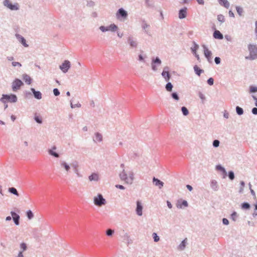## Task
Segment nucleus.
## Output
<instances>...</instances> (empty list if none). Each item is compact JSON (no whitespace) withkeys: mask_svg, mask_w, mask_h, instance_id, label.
<instances>
[{"mask_svg":"<svg viewBox=\"0 0 257 257\" xmlns=\"http://www.w3.org/2000/svg\"><path fill=\"white\" fill-rule=\"evenodd\" d=\"M18 101V97L15 94H3L0 98V101L6 104L7 102L16 103Z\"/></svg>","mask_w":257,"mask_h":257,"instance_id":"obj_1","label":"nucleus"},{"mask_svg":"<svg viewBox=\"0 0 257 257\" xmlns=\"http://www.w3.org/2000/svg\"><path fill=\"white\" fill-rule=\"evenodd\" d=\"M248 48L249 51V55L246 56L245 59L251 60L257 59V46L249 44L248 46Z\"/></svg>","mask_w":257,"mask_h":257,"instance_id":"obj_2","label":"nucleus"},{"mask_svg":"<svg viewBox=\"0 0 257 257\" xmlns=\"http://www.w3.org/2000/svg\"><path fill=\"white\" fill-rule=\"evenodd\" d=\"M94 204L100 207L102 205H104L106 203V200L103 198L101 194H98L96 196H95L93 198Z\"/></svg>","mask_w":257,"mask_h":257,"instance_id":"obj_3","label":"nucleus"},{"mask_svg":"<svg viewBox=\"0 0 257 257\" xmlns=\"http://www.w3.org/2000/svg\"><path fill=\"white\" fill-rule=\"evenodd\" d=\"M3 5L11 11H17L20 9V6L18 3H15L13 4L10 0H4L3 1Z\"/></svg>","mask_w":257,"mask_h":257,"instance_id":"obj_4","label":"nucleus"},{"mask_svg":"<svg viewBox=\"0 0 257 257\" xmlns=\"http://www.w3.org/2000/svg\"><path fill=\"white\" fill-rule=\"evenodd\" d=\"M24 85L23 81L18 78H16L12 83V89L14 92H17L20 89L21 87Z\"/></svg>","mask_w":257,"mask_h":257,"instance_id":"obj_5","label":"nucleus"},{"mask_svg":"<svg viewBox=\"0 0 257 257\" xmlns=\"http://www.w3.org/2000/svg\"><path fill=\"white\" fill-rule=\"evenodd\" d=\"M128 16L127 12L123 8H120L116 13V17L118 20L126 19Z\"/></svg>","mask_w":257,"mask_h":257,"instance_id":"obj_6","label":"nucleus"},{"mask_svg":"<svg viewBox=\"0 0 257 257\" xmlns=\"http://www.w3.org/2000/svg\"><path fill=\"white\" fill-rule=\"evenodd\" d=\"M162 61L159 57H153L152 59L151 67L153 71H156L157 66H159L161 65Z\"/></svg>","mask_w":257,"mask_h":257,"instance_id":"obj_7","label":"nucleus"},{"mask_svg":"<svg viewBox=\"0 0 257 257\" xmlns=\"http://www.w3.org/2000/svg\"><path fill=\"white\" fill-rule=\"evenodd\" d=\"M99 30L102 32H105L106 31L115 32L118 29V27L114 24H110L109 26L105 27L104 26H101L99 28Z\"/></svg>","mask_w":257,"mask_h":257,"instance_id":"obj_8","label":"nucleus"},{"mask_svg":"<svg viewBox=\"0 0 257 257\" xmlns=\"http://www.w3.org/2000/svg\"><path fill=\"white\" fill-rule=\"evenodd\" d=\"M203 48L204 55L205 58L207 59L208 62L210 63H212V52L210 51L207 46L205 45H202Z\"/></svg>","mask_w":257,"mask_h":257,"instance_id":"obj_9","label":"nucleus"},{"mask_svg":"<svg viewBox=\"0 0 257 257\" xmlns=\"http://www.w3.org/2000/svg\"><path fill=\"white\" fill-rule=\"evenodd\" d=\"M127 43L131 48H136L138 45V42L136 38L132 36H129L127 38Z\"/></svg>","mask_w":257,"mask_h":257,"instance_id":"obj_10","label":"nucleus"},{"mask_svg":"<svg viewBox=\"0 0 257 257\" xmlns=\"http://www.w3.org/2000/svg\"><path fill=\"white\" fill-rule=\"evenodd\" d=\"M71 66L70 62L69 60H65L62 64L59 66V68L63 73H66L70 69Z\"/></svg>","mask_w":257,"mask_h":257,"instance_id":"obj_11","label":"nucleus"},{"mask_svg":"<svg viewBox=\"0 0 257 257\" xmlns=\"http://www.w3.org/2000/svg\"><path fill=\"white\" fill-rule=\"evenodd\" d=\"M11 214L13 218V220L14 222L16 225H19L20 224V216L19 214L16 213L15 212L12 211L11 212Z\"/></svg>","mask_w":257,"mask_h":257,"instance_id":"obj_12","label":"nucleus"},{"mask_svg":"<svg viewBox=\"0 0 257 257\" xmlns=\"http://www.w3.org/2000/svg\"><path fill=\"white\" fill-rule=\"evenodd\" d=\"M176 206L178 208L182 209L188 206V203L186 200H178Z\"/></svg>","mask_w":257,"mask_h":257,"instance_id":"obj_13","label":"nucleus"},{"mask_svg":"<svg viewBox=\"0 0 257 257\" xmlns=\"http://www.w3.org/2000/svg\"><path fill=\"white\" fill-rule=\"evenodd\" d=\"M152 181L153 184L158 187L159 189H161L164 186V182L155 177L153 178Z\"/></svg>","mask_w":257,"mask_h":257,"instance_id":"obj_14","label":"nucleus"},{"mask_svg":"<svg viewBox=\"0 0 257 257\" xmlns=\"http://www.w3.org/2000/svg\"><path fill=\"white\" fill-rule=\"evenodd\" d=\"M137 203V207L136 209V213L139 216H142L143 214V206L140 201L138 200L136 202Z\"/></svg>","mask_w":257,"mask_h":257,"instance_id":"obj_15","label":"nucleus"},{"mask_svg":"<svg viewBox=\"0 0 257 257\" xmlns=\"http://www.w3.org/2000/svg\"><path fill=\"white\" fill-rule=\"evenodd\" d=\"M30 90L36 99L39 100L42 98V93L40 91L36 90L34 88H31Z\"/></svg>","mask_w":257,"mask_h":257,"instance_id":"obj_16","label":"nucleus"},{"mask_svg":"<svg viewBox=\"0 0 257 257\" xmlns=\"http://www.w3.org/2000/svg\"><path fill=\"white\" fill-rule=\"evenodd\" d=\"M119 178L121 180L124 181L126 183V181L128 180V176H127V173L125 171L124 169H123L122 172H121L119 173Z\"/></svg>","mask_w":257,"mask_h":257,"instance_id":"obj_17","label":"nucleus"},{"mask_svg":"<svg viewBox=\"0 0 257 257\" xmlns=\"http://www.w3.org/2000/svg\"><path fill=\"white\" fill-rule=\"evenodd\" d=\"M16 37L19 42L25 47H28V45L26 43V39L21 35L16 34Z\"/></svg>","mask_w":257,"mask_h":257,"instance_id":"obj_18","label":"nucleus"},{"mask_svg":"<svg viewBox=\"0 0 257 257\" xmlns=\"http://www.w3.org/2000/svg\"><path fill=\"white\" fill-rule=\"evenodd\" d=\"M187 10V8L184 7L179 10V19H183L186 17Z\"/></svg>","mask_w":257,"mask_h":257,"instance_id":"obj_19","label":"nucleus"},{"mask_svg":"<svg viewBox=\"0 0 257 257\" xmlns=\"http://www.w3.org/2000/svg\"><path fill=\"white\" fill-rule=\"evenodd\" d=\"M128 180L126 181V183L132 184L134 180V174L132 171L127 172Z\"/></svg>","mask_w":257,"mask_h":257,"instance_id":"obj_20","label":"nucleus"},{"mask_svg":"<svg viewBox=\"0 0 257 257\" xmlns=\"http://www.w3.org/2000/svg\"><path fill=\"white\" fill-rule=\"evenodd\" d=\"M57 148H56V146H53L52 147V149H49L48 152V153L55 157V158H59V155L58 153H56V152H54V150H56Z\"/></svg>","mask_w":257,"mask_h":257,"instance_id":"obj_21","label":"nucleus"},{"mask_svg":"<svg viewBox=\"0 0 257 257\" xmlns=\"http://www.w3.org/2000/svg\"><path fill=\"white\" fill-rule=\"evenodd\" d=\"M214 38L218 40H222L223 38L222 34L218 30H215L213 34Z\"/></svg>","mask_w":257,"mask_h":257,"instance_id":"obj_22","label":"nucleus"},{"mask_svg":"<svg viewBox=\"0 0 257 257\" xmlns=\"http://www.w3.org/2000/svg\"><path fill=\"white\" fill-rule=\"evenodd\" d=\"M145 4L148 8H155V0H145Z\"/></svg>","mask_w":257,"mask_h":257,"instance_id":"obj_23","label":"nucleus"},{"mask_svg":"<svg viewBox=\"0 0 257 257\" xmlns=\"http://www.w3.org/2000/svg\"><path fill=\"white\" fill-rule=\"evenodd\" d=\"M210 187L211 189L214 191H217L218 190L219 186L217 181L215 180H212L211 181Z\"/></svg>","mask_w":257,"mask_h":257,"instance_id":"obj_24","label":"nucleus"},{"mask_svg":"<svg viewBox=\"0 0 257 257\" xmlns=\"http://www.w3.org/2000/svg\"><path fill=\"white\" fill-rule=\"evenodd\" d=\"M88 179L90 181H98L99 178L97 173H93L88 177Z\"/></svg>","mask_w":257,"mask_h":257,"instance_id":"obj_25","label":"nucleus"},{"mask_svg":"<svg viewBox=\"0 0 257 257\" xmlns=\"http://www.w3.org/2000/svg\"><path fill=\"white\" fill-rule=\"evenodd\" d=\"M94 136V138H93V141L94 142H101L102 141V136L100 133L97 132L95 133Z\"/></svg>","mask_w":257,"mask_h":257,"instance_id":"obj_26","label":"nucleus"},{"mask_svg":"<svg viewBox=\"0 0 257 257\" xmlns=\"http://www.w3.org/2000/svg\"><path fill=\"white\" fill-rule=\"evenodd\" d=\"M60 165L65 170L66 172H68L70 171L71 166L67 163L65 161H61Z\"/></svg>","mask_w":257,"mask_h":257,"instance_id":"obj_27","label":"nucleus"},{"mask_svg":"<svg viewBox=\"0 0 257 257\" xmlns=\"http://www.w3.org/2000/svg\"><path fill=\"white\" fill-rule=\"evenodd\" d=\"M23 79L28 84H30L32 82V79L27 74H24L22 76Z\"/></svg>","mask_w":257,"mask_h":257,"instance_id":"obj_28","label":"nucleus"},{"mask_svg":"<svg viewBox=\"0 0 257 257\" xmlns=\"http://www.w3.org/2000/svg\"><path fill=\"white\" fill-rule=\"evenodd\" d=\"M123 237V239L126 241V243L127 245L133 243V240L127 233H125Z\"/></svg>","mask_w":257,"mask_h":257,"instance_id":"obj_29","label":"nucleus"},{"mask_svg":"<svg viewBox=\"0 0 257 257\" xmlns=\"http://www.w3.org/2000/svg\"><path fill=\"white\" fill-rule=\"evenodd\" d=\"M215 168L217 170L220 171L222 172V173L224 175V176H223L224 178L226 176L227 172H226L225 168L223 167H222L221 165H216Z\"/></svg>","mask_w":257,"mask_h":257,"instance_id":"obj_30","label":"nucleus"},{"mask_svg":"<svg viewBox=\"0 0 257 257\" xmlns=\"http://www.w3.org/2000/svg\"><path fill=\"white\" fill-rule=\"evenodd\" d=\"M8 192L15 196L19 197L20 196L19 193H18L17 189L15 187H10L8 188Z\"/></svg>","mask_w":257,"mask_h":257,"instance_id":"obj_31","label":"nucleus"},{"mask_svg":"<svg viewBox=\"0 0 257 257\" xmlns=\"http://www.w3.org/2000/svg\"><path fill=\"white\" fill-rule=\"evenodd\" d=\"M161 75L166 81H169L171 78V75L169 72H162Z\"/></svg>","mask_w":257,"mask_h":257,"instance_id":"obj_32","label":"nucleus"},{"mask_svg":"<svg viewBox=\"0 0 257 257\" xmlns=\"http://www.w3.org/2000/svg\"><path fill=\"white\" fill-rule=\"evenodd\" d=\"M218 1L221 6L224 7L225 8L228 9L229 7V3L227 0H218Z\"/></svg>","mask_w":257,"mask_h":257,"instance_id":"obj_33","label":"nucleus"},{"mask_svg":"<svg viewBox=\"0 0 257 257\" xmlns=\"http://www.w3.org/2000/svg\"><path fill=\"white\" fill-rule=\"evenodd\" d=\"M194 70L195 74L198 76H200L201 74L204 72V70L200 69L197 65L194 66Z\"/></svg>","mask_w":257,"mask_h":257,"instance_id":"obj_34","label":"nucleus"},{"mask_svg":"<svg viewBox=\"0 0 257 257\" xmlns=\"http://www.w3.org/2000/svg\"><path fill=\"white\" fill-rule=\"evenodd\" d=\"M70 166L73 168V170L74 173H77V171H78V168L79 167L78 162L74 161L70 164Z\"/></svg>","mask_w":257,"mask_h":257,"instance_id":"obj_35","label":"nucleus"},{"mask_svg":"<svg viewBox=\"0 0 257 257\" xmlns=\"http://www.w3.org/2000/svg\"><path fill=\"white\" fill-rule=\"evenodd\" d=\"M34 119L39 124H41L43 122L42 117L37 115V113H35Z\"/></svg>","mask_w":257,"mask_h":257,"instance_id":"obj_36","label":"nucleus"},{"mask_svg":"<svg viewBox=\"0 0 257 257\" xmlns=\"http://www.w3.org/2000/svg\"><path fill=\"white\" fill-rule=\"evenodd\" d=\"M241 208L243 210H249L250 208V205L248 202H244L241 203Z\"/></svg>","mask_w":257,"mask_h":257,"instance_id":"obj_37","label":"nucleus"},{"mask_svg":"<svg viewBox=\"0 0 257 257\" xmlns=\"http://www.w3.org/2000/svg\"><path fill=\"white\" fill-rule=\"evenodd\" d=\"M186 238L182 241L181 243L179 244L178 246V249L181 250H183L185 249L186 245Z\"/></svg>","mask_w":257,"mask_h":257,"instance_id":"obj_38","label":"nucleus"},{"mask_svg":"<svg viewBox=\"0 0 257 257\" xmlns=\"http://www.w3.org/2000/svg\"><path fill=\"white\" fill-rule=\"evenodd\" d=\"M167 82L168 83L166 84L165 88L167 91L171 92L173 88V85L171 82L169 81Z\"/></svg>","mask_w":257,"mask_h":257,"instance_id":"obj_39","label":"nucleus"},{"mask_svg":"<svg viewBox=\"0 0 257 257\" xmlns=\"http://www.w3.org/2000/svg\"><path fill=\"white\" fill-rule=\"evenodd\" d=\"M235 111L236 113L239 115H241L243 114L244 111L242 108L237 106L235 107Z\"/></svg>","mask_w":257,"mask_h":257,"instance_id":"obj_40","label":"nucleus"},{"mask_svg":"<svg viewBox=\"0 0 257 257\" xmlns=\"http://www.w3.org/2000/svg\"><path fill=\"white\" fill-rule=\"evenodd\" d=\"M26 216L28 219L31 220L34 217V214L31 210H29L26 212Z\"/></svg>","mask_w":257,"mask_h":257,"instance_id":"obj_41","label":"nucleus"},{"mask_svg":"<svg viewBox=\"0 0 257 257\" xmlns=\"http://www.w3.org/2000/svg\"><path fill=\"white\" fill-rule=\"evenodd\" d=\"M193 44L194 47L193 48H191V49L192 53L194 54L196 53V51L199 48V45L197 44L194 41L193 42Z\"/></svg>","mask_w":257,"mask_h":257,"instance_id":"obj_42","label":"nucleus"},{"mask_svg":"<svg viewBox=\"0 0 257 257\" xmlns=\"http://www.w3.org/2000/svg\"><path fill=\"white\" fill-rule=\"evenodd\" d=\"M181 111L183 114L185 116H186L189 114V111L187 108L185 106H182L181 107Z\"/></svg>","mask_w":257,"mask_h":257,"instance_id":"obj_43","label":"nucleus"},{"mask_svg":"<svg viewBox=\"0 0 257 257\" xmlns=\"http://www.w3.org/2000/svg\"><path fill=\"white\" fill-rule=\"evenodd\" d=\"M171 97L172 98H173L175 100H179V96L178 95V94L176 92H173L171 94Z\"/></svg>","mask_w":257,"mask_h":257,"instance_id":"obj_44","label":"nucleus"},{"mask_svg":"<svg viewBox=\"0 0 257 257\" xmlns=\"http://www.w3.org/2000/svg\"><path fill=\"white\" fill-rule=\"evenodd\" d=\"M236 10L237 11V14L240 16H241L242 15V13H243V9L239 6L236 7Z\"/></svg>","mask_w":257,"mask_h":257,"instance_id":"obj_45","label":"nucleus"},{"mask_svg":"<svg viewBox=\"0 0 257 257\" xmlns=\"http://www.w3.org/2000/svg\"><path fill=\"white\" fill-rule=\"evenodd\" d=\"M228 177L230 180H233L234 178V173L232 171H229L228 173Z\"/></svg>","mask_w":257,"mask_h":257,"instance_id":"obj_46","label":"nucleus"},{"mask_svg":"<svg viewBox=\"0 0 257 257\" xmlns=\"http://www.w3.org/2000/svg\"><path fill=\"white\" fill-rule=\"evenodd\" d=\"M152 236L155 242H158L160 240V237L158 235L157 233L154 232L152 234Z\"/></svg>","mask_w":257,"mask_h":257,"instance_id":"obj_47","label":"nucleus"},{"mask_svg":"<svg viewBox=\"0 0 257 257\" xmlns=\"http://www.w3.org/2000/svg\"><path fill=\"white\" fill-rule=\"evenodd\" d=\"M237 216L238 215H237L236 212L233 211L231 214V219L233 221H235L236 220Z\"/></svg>","mask_w":257,"mask_h":257,"instance_id":"obj_48","label":"nucleus"},{"mask_svg":"<svg viewBox=\"0 0 257 257\" xmlns=\"http://www.w3.org/2000/svg\"><path fill=\"white\" fill-rule=\"evenodd\" d=\"M114 232V231L113 230L111 229H107L106 231V234L108 236H111L113 234Z\"/></svg>","mask_w":257,"mask_h":257,"instance_id":"obj_49","label":"nucleus"},{"mask_svg":"<svg viewBox=\"0 0 257 257\" xmlns=\"http://www.w3.org/2000/svg\"><path fill=\"white\" fill-rule=\"evenodd\" d=\"M217 20L219 22L221 23H223L225 21L224 17L222 15H218L217 16Z\"/></svg>","mask_w":257,"mask_h":257,"instance_id":"obj_50","label":"nucleus"},{"mask_svg":"<svg viewBox=\"0 0 257 257\" xmlns=\"http://www.w3.org/2000/svg\"><path fill=\"white\" fill-rule=\"evenodd\" d=\"M257 92V87L251 85L249 86V92L254 93Z\"/></svg>","mask_w":257,"mask_h":257,"instance_id":"obj_51","label":"nucleus"},{"mask_svg":"<svg viewBox=\"0 0 257 257\" xmlns=\"http://www.w3.org/2000/svg\"><path fill=\"white\" fill-rule=\"evenodd\" d=\"M142 27L143 29V30H145V32L147 34H148V31L146 30V29L150 27V25L147 24L145 22H144L143 25H142Z\"/></svg>","mask_w":257,"mask_h":257,"instance_id":"obj_52","label":"nucleus"},{"mask_svg":"<svg viewBox=\"0 0 257 257\" xmlns=\"http://www.w3.org/2000/svg\"><path fill=\"white\" fill-rule=\"evenodd\" d=\"M220 144V142L218 140H215L213 141L212 145L214 148H217L219 147Z\"/></svg>","mask_w":257,"mask_h":257,"instance_id":"obj_53","label":"nucleus"},{"mask_svg":"<svg viewBox=\"0 0 257 257\" xmlns=\"http://www.w3.org/2000/svg\"><path fill=\"white\" fill-rule=\"evenodd\" d=\"M20 247L22 249V252L23 251L26 250L27 249V246L26 243H25L24 242H23V243H21Z\"/></svg>","mask_w":257,"mask_h":257,"instance_id":"obj_54","label":"nucleus"},{"mask_svg":"<svg viewBox=\"0 0 257 257\" xmlns=\"http://www.w3.org/2000/svg\"><path fill=\"white\" fill-rule=\"evenodd\" d=\"M198 96L203 102V101L205 100V96L201 92L199 91L198 92Z\"/></svg>","mask_w":257,"mask_h":257,"instance_id":"obj_55","label":"nucleus"},{"mask_svg":"<svg viewBox=\"0 0 257 257\" xmlns=\"http://www.w3.org/2000/svg\"><path fill=\"white\" fill-rule=\"evenodd\" d=\"M70 105H71V107L72 108H75V107H81V104H80V103H79V102H78L77 104H75V105H74V104H73L72 103V101H70Z\"/></svg>","mask_w":257,"mask_h":257,"instance_id":"obj_56","label":"nucleus"},{"mask_svg":"<svg viewBox=\"0 0 257 257\" xmlns=\"http://www.w3.org/2000/svg\"><path fill=\"white\" fill-rule=\"evenodd\" d=\"M207 82L208 85H212L214 84V79L213 78L210 77L208 79Z\"/></svg>","mask_w":257,"mask_h":257,"instance_id":"obj_57","label":"nucleus"},{"mask_svg":"<svg viewBox=\"0 0 257 257\" xmlns=\"http://www.w3.org/2000/svg\"><path fill=\"white\" fill-rule=\"evenodd\" d=\"M94 5H95L94 2L92 1H89L87 2V7H93L94 6Z\"/></svg>","mask_w":257,"mask_h":257,"instance_id":"obj_58","label":"nucleus"},{"mask_svg":"<svg viewBox=\"0 0 257 257\" xmlns=\"http://www.w3.org/2000/svg\"><path fill=\"white\" fill-rule=\"evenodd\" d=\"M53 91L54 95L55 96H58V95H60V91H59V89H57V88H54V89H53Z\"/></svg>","mask_w":257,"mask_h":257,"instance_id":"obj_59","label":"nucleus"},{"mask_svg":"<svg viewBox=\"0 0 257 257\" xmlns=\"http://www.w3.org/2000/svg\"><path fill=\"white\" fill-rule=\"evenodd\" d=\"M214 62L216 64L218 65L221 62V59L219 57H215L214 58Z\"/></svg>","mask_w":257,"mask_h":257,"instance_id":"obj_60","label":"nucleus"},{"mask_svg":"<svg viewBox=\"0 0 257 257\" xmlns=\"http://www.w3.org/2000/svg\"><path fill=\"white\" fill-rule=\"evenodd\" d=\"M12 65L14 67H16V66H19V67H21L22 66V65L19 62H12Z\"/></svg>","mask_w":257,"mask_h":257,"instance_id":"obj_61","label":"nucleus"},{"mask_svg":"<svg viewBox=\"0 0 257 257\" xmlns=\"http://www.w3.org/2000/svg\"><path fill=\"white\" fill-rule=\"evenodd\" d=\"M222 223L224 225H228L229 224V221L227 218H223L222 219Z\"/></svg>","mask_w":257,"mask_h":257,"instance_id":"obj_62","label":"nucleus"},{"mask_svg":"<svg viewBox=\"0 0 257 257\" xmlns=\"http://www.w3.org/2000/svg\"><path fill=\"white\" fill-rule=\"evenodd\" d=\"M138 60L140 61L144 62L145 60H144V57H143V56L141 54L139 55Z\"/></svg>","mask_w":257,"mask_h":257,"instance_id":"obj_63","label":"nucleus"},{"mask_svg":"<svg viewBox=\"0 0 257 257\" xmlns=\"http://www.w3.org/2000/svg\"><path fill=\"white\" fill-rule=\"evenodd\" d=\"M251 112L254 115H257V107H253L251 109Z\"/></svg>","mask_w":257,"mask_h":257,"instance_id":"obj_64","label":"nucleus"}]
</instances>
